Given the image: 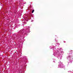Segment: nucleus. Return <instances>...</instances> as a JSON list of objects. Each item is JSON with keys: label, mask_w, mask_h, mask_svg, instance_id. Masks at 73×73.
<instances>
[{"label": "nucleus", "mask_w": 73, "mask_h": 73, "mask_svg": "<svg viewBox=\"0 0 73 73\" xmlns=\"http://www.w3.org/2000/svg\"><path fill=\"white\" fill-rule=\"evenodd\" d=\"M19 33H22V35L24 36L25 35H28V32H26V33H25V32H23V31L22 30L20 31Z\"/></svg>", "instance_id": "1"}, {"label": "nucleus", "mask_w": 73, "mask_h": 73, "mask_svg": "<svg viewBox=\"0 0 73 73\" xmlns=\"http://www.w3.org/2000/svg\"><path fill=\"white\" fill-rule=\"evenodd\" d=\"M34 11H35V10H34V9H33L32 11V13H33V12H34Z\"/></svg>", "instance_id": "2"}, {"label": "nucleus", "mask_w": 73, "mask_h": 73, "mask_svg": "<svg viewBox=\"0 0 73 73\" xmlns=\"http://www.w3.org/2000/svg\"><path fill=\"white\" fill-rule=\"evenodd\" d=\"M1 23H0V26H1Z\"/></svg>", "instance_id": "3"}, {"label": "nucleus", "mask_w": 73, "mask_h": 73, "mask_svg": "<svg viewBox=\"0 0 73 73\" xmlns=\"http://www.w3.org/2000/svg\"><path fill=\"white\" fill-rule=\"evenodd\" d=\"M25 23V24H26V22Z\"/></svg>", "instance_id": "4"}, {"label": "nucleus", "mask_w": 73, "mask_h": 73, "mask_svg": "<svg viewBox=\"0 0 73 73\" xmlns=\"http://www.w3.org/2000/svg\"><path fill=\"white\" fill-rule=\"evenodd\" d=\"M18 38H20V37H19H19H18Z\"/></svg>", "instance_id": "5"}]
</instances>
